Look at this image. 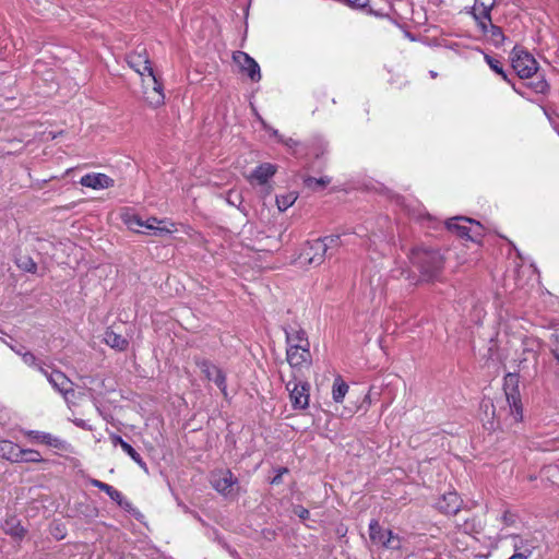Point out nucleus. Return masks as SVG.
Returning a JSON list of instances; mask_svg holds the SVG:
<instances>
[{"label":"nucleus","instance_id":"1","mask_svg":"<svg viewBox=\"0 0 559 559\" xmlns=\"http://www.w3.org/2000/svg\"><path fill=\"white\" fill-rule=\"evenodd\" d=\"M408 258L416 266L425 281H432L438 277L443 267V258L436 249L427 247H414Z\"/></svg>","mask_w":559,"mask_h":559},{"label":"nucleus","instance_id":"2","mask_svg":"<svg viewBox=\"0 0 559 559\" xmlns=\"http://www.w3.org/2000/svg\"><path fill=\"white\" fill-rule=\"evenodd\" d=\"M511 66L520 79H532L538 72L536 59L521 46H515L510 55Z\"/></svg>","mask_w":559,"mask_h":559},{"label":"nucleus","instance_id":"3","mask_svg":"<svg viewBox=\"0 0 559 559\" xmlns=\"http://www.w3.org/2000/svg\"><path fill=\"white\" fill-rule=\"evenodd\" d=\"M369 538L373 545L385 549L399 550L402 547L401 537L391 530L383 528L376 519L369 523Z\"/></svg>","mask_w":559,"mask_h":559},{"label":"nucleus","instance_id":"4","mask_svg":"<svg viewBox=\"0 0 559 559\" xmlns=\"http://www.w3.org/2000/svg\"><path fill=\"white\" fill-rule=\"evenodd\" d=\"M285 386L289 392V400L294 409H306L309 406L310 384L307 381L298 380L294 374Z\"/></svg>","mask_w":559,"mask_h":559},{"label":"nucleus","instance_id":"5","mask_svg":"<svg viewBox=\"0 0 559 559\" xmlns=\"http://www.w3.org/2000/svg\"><path fill=\"white\" fill-rule=\"evenodd\" d=\"M504 396L510 415L514 421H520L523 417L522 403L518 390V379L512 373H509L504 379Z\"/></svg>","mask_w":559,"mask_h":559},{"label":"nucleus","instance_id":"6","mask_svg":"<svg viewBox=\"0 0 559 559\" xmlns=\"http://www.w3.org/2000/svg\"><path fill=\"white\" fill-rule=\"evenodd\" d=\"M143 95L146 104L153 108L160 107L165 103L163 84L154 72L142 78Z\"/></svg>","mask_w":559,"mask_h":559},{"label":"nucleus","instance_id":"7","mask_svg":"<svg viewBox=\"0 0 559 559\" xmlns=\"http://www.w3.org/2000/svg\"><path fill=\"white\" fill-rule=\"evenodd\" d=\"M211 483L213 488L225 497L238 493V478L229 469L213 472Z\"/></svg>","mask_w":559,"mask_h":559},{"label":"nucleus","instance_id":"8","mask_svg":"<svg viewBox=\"0 0 559 559\" xmlns=\"http://www.w3.org/2000/svg\"><path fill=\"white\" fill-rule=\"evenodd\" d=\"M195 364L201 372L205 376V378L209 381H213L221 390L223 395L227 397L226 374L223 372V370L207 359H197Z\"/></svg>","mask_w":559,"mask_h":559},{"label":"nucleus","instance_id":"9","mask_svg":"<svg viewBox=\"0 0 559 559\" xmlns=\"http://www.w3.org/2000/svg\"><path fill=\"white\" fill-rule=\"evenodd\" d=\"M496 5V0H475L472 8V15L484 34L488 31L487 22L491 21V10Z\"/></svg>","mask_w":559,"mask_h":559},{"label":"nucleus","instance_id":"10","mask_svg":"<svg viewBox=\"0 0 559 559\" xmlns=\"http://www.w3.org/2000/svg\"><path fill=\"white\" fill-rule=\"evenodd\" d=\"M326 255V245H323L321 239L318 238L306 243L300 258L308 264L320 265Z\"/></svg>","mask_w":559,"mask_h":559},{"label":"nucleus","instance_id":"11","mask_svg":"<svg viewBox=\"0 0 559 559\" xmlns=\"http://www.w3.org/2000/svg\"><path fill=\"white\" fill-rule=\"evenodd\" d=\"M233 59L240 68L241 72L247 73L251 81L259 82L261 80L260 66L247 52L236 51L234 52Z\"/></svg>","mask_w":559,"mask_h":559},{"label":"nucleus","instance_id":"12","mask_svg":"<svg viewBox=\"0 0 559 559\" xmlns=\"http://www.w3.org/2000/svg\"><path fill=\"white\" fill-rule=\"evenodd\" d=\"M287 361L292 368L301 367L304 364H310L311 354L309 352V343L293 344L286 352Z\"/></svg>","mask_w":559,"mask_h":559},{"label":"nucleus","instance_id":"13","mask_svg":"<svg viewBox=\"0 0 559 559\" xmlns=\"http://www.w3.org/2000/svg\"><path fill=\"white\" fill-rule=\"evenodd\" d=\"M10 449V455L8 460L13 462H29V463H39L43 462V457L40 453L33 449H20L14 445L12 442H7L2 445V449Z\"/></svg>","mask_w":559,"mask_h":559},{"label":"nucleus","instance_id":"14","mask_svg":"<svg viewBox=\"0 0 559 559\" xmlns=\"http://www.w3.org/2000/svg\"><path fill=\"white\" fill-rule=\"evenodd\" d=\"M127 61L128 64L142 78H144L146 74L154 72L145 48L129 53L127 57Z\"/></svg>","mask_w":559,"mask_h":559},{"label":"nucleus","instance_id":"15","mask_svg":"<svg viewBox=\"0 0 559 559\" xmlns=\"http://www.w3.org/2000/svg\"><path fill=\"white\" fill-rule=\"evenodd\" d=\"M462 503V499L455 491H449L438 500L437 508L444 514L454 515L461 510Z\"/></svg>","mask_w":559,"mask_h":559},{"label":"nucleus","instance_id":"16","mask_svg":"<svg viewBox=\"0 0 559 559\" xmlns=\"http://www.w3.org/2000/svg\"><path fill=\"white\" fill-rule=\"evenodd\" d=\"M83 187L92 188L95 190L107 189L114 187L115 180L109 176L100 173L86 174L80 179Z\"/></svg>","mask_w":559,"mask_h":559},{"label":"nucleus","instance_id":"17","mask_svg":"<svg viewBox=\"0 0 559 559\" xmlns=\"http://www.w3.org/2000/svg\"><path fill=\"white\" fill-rule=\"evenodd\" d=\"M460 222H465V223H468V224H473V223H476L474 219L472 218H467V217H464V216H456V217H452L450 219L447 221V228L451 231H454L460 237L462 238H466V239H469V240H475V237L476 236H479L480 233H476L475 235H471V227L466 226V225H461Z\"/></svg>","mask_w":559,"mask_h":559},{"label":"nucleus","instance_id":"18","mask_svg":"<svg viewBox=\"0 0 559 559\" xmlns=\"http://www.w3.org/2000/svg\"><path fill=\"white\" fill-rule=\"evenodd\" d=\"M276 173V166L270 163H264L255 167V169L250 174L248 180L252 182H257L260 186H265L269 182V179L272 178Z\"/></svg>","mask_w":559,"mask_h":559},{"label":"nucleus","instance_id":"19","mask_svg":"<svg viewBox=\"0 0 559 559\" xmlns=\"http://www.w3.org/2000/svg\"><path fill=\"white\" fill-rule=\"evenodd\" d=\"M49 383L63 395H67L69 392H73L71 385L72 382L70 379L59 370H52L48 376Z\"/></svg>","mask_w":559,"mask_h":559},{"label":"nucleus","instance_id":"20","mask_svg":"<svg viewBox=\"0 0 559 559\" xmlns=\"http://www.w3.org/2000/svg\"><path fill=\"white\" fill-rule=\"evenodd\" d=\"M28 437L32 439L44 443L46 445H49L51 448L58 449V450H64L67 442L61 440L60 438L52 436L48 432H40V431H29Z\"/></svg>","mask_w":559,"mask_h":559},{"label":"nucleus","instance_id":"21","mask_svg":"<svg viewBox=\"0 0 559 559\" xmlns=\"http://www.w3.org/2000/svg\"><path fill=\"white\" fill-rule=\"evenodd\" d=\"M3 531L7 535H10L16 540L23 539L26 535V530L15 516L8 518L4 521Z\"/></svg>","mask_w":559,"mask_h":559},{"label":"nucleus","instance_id":"22","mask_svg":"<svg viewBox=\"0 0 559 559\" xmlns=\"http://www.w3.org/2000/svg\"><path fill=\"white\" fill-rule=\"evenodd\" d=\"M104 342L111 348L124 350L128 347V341L120 334L108 328L104 334Z\"/></svg>","mask_w":559,"mask_h":559},{"label":"nucleus","instance_id":"23","mask_svg":"<svg viewBox=\"0 0 559 559\" xmlns=\"http://www.w3.org/2000/svg\"><path fill=\"white\" fill-rule=\"evenodd\" d=\"M539 344L536 340L527 338L523 342V358L520 360V364H525L528 361L537 362L538 352L537 348Z\"/></svg>","mask_w":559,"mask_h":559},{"label":"nucleus","instance_id":"24","mask_svg":"<svg viewBox=\"0 0 559 559\" xmlns=\"http://www.w3.org/2000/svg\"><path fill=\"white\" fill-rule=\"evenodd\" d=\"M485 60H486L487 64L489 66V68H490L493 72H496L497 74H499V75L502 78V80H503V81H506V82L510 83V84L512 85V88H513V90H514L519 95H521V96L525 97V94H524L522 91L518 90V88L515 87V85L511 82V80H510L509 75H508V74H507V72L503 70L502 63H501L499 60H497V59H495V58L490 57L489 55H485Z\"/></svg>","mask_w":559,"mask_h":559},{"label":"nucleus","instance_id":"25","mask_svg":"<svg viewBox=\"0 0 559 559\" xmlns=\"http://www.w3.org/2000/svg\"><path fill=\"white\" fill-rule=\"evenodd\" d=\"M306 148L307 155L313 156L314 158H320L326 152L328 144L323 139L316 136L309 141Z\"/></svg>","mask_w":559,"mask_h":559},{"label":"nucleus","instance_id":"26","mask_svg":"<svg viewBox=\"0 0 559 559\" xmlns=\"http://www.w3.org/2000/svg\"><path fill=\"white\" fill-rule=\"evenodd\" d=\"M536 78L535 80L533 81H530L526 85L528 88H531L534 93L536 94H547L549 92V84L548 82L545 80L544 75L539 74L537 72V74H534Z\"/></svg>","mask_w":559,"mask_h":559},{"label":"nucleus","instance_id":"27","mask_svg":"<svg viewBox=\"0 0 559 559\" xmlns=\"http://www.w3.org/2000/svg\"><path fill=\"white\" fill-rule=\"evenodd\" d=\"M162 223V221H159L158 218L156 217H150L145 221V225H144V229L146 233L145 234H154V235H164V234H168L170 233L169 229H166L164 227H159V224Z\"/></svg>","mask_w":559,"mask_h":559},{"label":"nucleus","instance_id":"28","mask_svg":"<svg viewBox=\"0 0 559 559\" xmlns=\"http://www.w3.org/2000/svg\"><path fill=\"white\" fill-rule=\"evenodd\" d=\"M348 391V385L340 378L335 379L332 388V396L336 403H341Z\"/></svg>","mask_w":559,"mask_h":559},{"label":"nucleus","instance_id":"29","mask_svg":"<svg viewBox=\"0 0 559 559\" xmlns=\"http://www.w3.org/2000/svg\"><path fill=\"white\" fill-rule=\"evenodd\" d=\"M330 182L331 179L329 177H321L318 179L309 176L304 180L305 186L313 191L324 189Z\"/></svg>","mask_w":559,"mask_h":559},{"label":"nucleus","instance_id":"30","mask_svg":"<svg viewBox=\"0 0 559 559\" xmlns=\"http://www.w3.org/2000/svg\"><path fill=\"white\" fill-rule=\"evenodd\" d=\"M124 223L129 229L135 233H146L144 229L145 221L138 215H130L124 218Z\"/></svg>","mask_w":559,"mask_h":559},{"label":"nucleus","instance_id":"31","mask_svg":"<svg viewBox=\"0 0 559 559\" xmlns=\"http://www.w3.org/2000/svg\"><path fill=\"white\" fill-rule=\"evenodd\" d=\"M285 333L288 347L292 346L293 344H306V341H308L306 337V332L304 330L292 332L285 331Z\"/></svg>","mask_w":559,"mask_h":559},{"label":"nucleus","instance_id":"32","mask_svg":"<svg viewBox=\"0 0 559 559\" xmlns=\"http://www.w3.org/2000/svg\"><path fill=\"white\" fill-rule=\"evenodd\" d=\"M488 31L486 33L490 34V37L495 45H501L503 40L506 39L504 34L502 32V28L500 26H497L492 24V22H487Z\"/></svg>","mask_w":559,"mask_h":559},{"label":"nucleus","instance_id":"33","mask_svg":"<svg viewBox=\"0 0 559 559\" xmlns=\"http://www.w3.org/2000/svg\"><path fill=\"white\" fill-rule=\"evenodd\" d=\"M16 265L25 271V272H29V273H35L36 270H37V264L35 263V261L29 257V255H21L16 259Z\"/></svg>","mask_w":559,"mask_h":559},{"label":"nucleus","instance_id":"34","mask_svg":"<svg viewBox=\"0 0 559 559\" xmlns=\"http://www.w3.org/2000/svg\"><path fill=\"white\" fill-rule=\"evenodd\" d=\"M122 450L145 472H147V465L141 457V455L127 442L122 444Z\"/></svg>","mask_w":559,"mask_h":559},{"label":"nucleus","instance_id":"35","mask_svg":"<svg viewBox=\"0 0 559 559\" xmlns=\"http://www.w3.org/2000/svg\"><path fill=\"white\" fill-rule=\"evenodd\" d=\"M109 497L123 510L128 512H131L133 510L132 503L124 499L123 495L116 488L114 489L112 495H109Z\"/></svg>","mask_w":559,"mask_h":559},{"label":"nucleus","instance_id":"36","mask_svg":"<svg viewBox=\"0 0 559 559\" xmlns=\"http://www.w3.org/2000/svg\"><path fill=\"white\" fill-rule=\"evenodd\" d=\"M296 199L297 197L294 193H287L284 195L276 197V205L278 210L283 212L287 210L289 206H292L295 203Z\"/></svg>","mask_w":559,"mask_h":559},{"label":"nucleus","instance_id":"37","mask_svg":"<svg viewBox=\"0 0 559 559\" xmlns=\"http://www.w3.org/2000/svg\"><path fill=\"white\" fill-rule=\"evenodd\" d=\"M480 407L485 411L486 415L492 417V418H500L502 413V407H500L499 411H497L496 404L490 400H483Z\"/></svg>","mask_w":559,"mask_h":559},{"label":"nucleus","instance_id":"38","mask_svg":"<svg viewBox=\"0 0 559 559\" xmlns=\"http://www.w3.org/2000/svg\"><path fill=\"white\" fill-rule=\"evenodd\" d=\"M323 245H326V251L336 249L342 246V240L340 235H329L320 238Z\"/></svg>","mask_w":559,"mask_h":559},{"label":"nucleus","instance_id":"39","mask_svg":"<svg viewBox=\"0 0 559 559\" xmlns=\"http://www.w3.org/2000/svg\"><path fill=\"white\" fill-rule=\"evenodd\" d=\"M90 484L93 487L98 488L99 490L106 492L108 496L112 495V491L115 489L112 486H110V485H108L106 483H103V481H100L98 479H94V478L90 480Z\"/></svg>","mask_w":559,"mask_h":559},{"label":"nucleus","instance_id":"40","mask_svg":"<svg viewBox=\"0 0 559 559\" xmlns=\"http://www.w3.org/2000/svg\"><path fill=\"white\" fill-rule=\"evenodd\" d=\"M22 360L25 365L36 368L39 364L35 355L31 352H24L21 354Z\"/></svg>","mask_w":559,"mask_h":559},{"label":"nucleus","instance_id":"41","mask_svg":"<svg viewBox=\"0 0 559 559\" xmlns=\"http://www.w3.org/2000/svg\"><path fill=\"white\" fill-rule=\"evenodd\" d=\"M82 510L80 511L86 519L93 520L98 515V510L96 507L91 504L82 506Z\"/></svg>","mask_w":559,"mask_h":559},{"label":"nucleus","instance_id":"42","mask_svg":"<svg viewBox=\"0 0 559 559\" xmlns=\"http://www.w3.org/2000/svg\"><path fill=\"white\" fill-rule=\"evenodd\" d=\"M502 522L504 525L507 526H513L516 521H518V516L516 514L510 512V511H506L503 514H502Z\"/></svg>","mask_w":559,"mask_h":559},{"label":"nucleus","instance_id":"43","mask_svg":"<svg viewBox=\"0 0 559 559\" xmlns=\"http://www.w3.org/2000/svg\"><path fill=\"white\" fill-rule=\"evenodd\" d=\"M343 1L354 9H365L369 3V0H343Z\"/></svg>","mask_w":559,"mask_h":559},{"label":"nucleus","instance_id":"44","mask_svg":"<svg viewBox=\"0 0 559 559\" xmlns=\"http://www.w3.org/2000/svg\"><path fill=\"white\" fill-rule=\"evenodd\" d=\"M294 513L301 520H307L309 519V515H310V512L309 510H307L306 508H304L302 506H296L294 508Z\"/></svg>","mask_w":559,"mask_h":559},{"label":"nucleus","instance_id":"45","mask_svg":"<svg viewBox=\"0 0 559 559\" xmlns=\"http://www.w3.org/2000/svg\"><path fill=\"white\" fill-rule=\"evenodd\" d=\"M288 473V469L286 467H282L277 469V474L272 478L271 484L278 485L282 483V476L284 474Z\"/></svg>","mask_w":559,"mask_h":559},{"label":"nucleus","instance_id":"46","mask_svg":"<svg viewBox=\"0 0 559 559\" xmlns=\"http://www.w3.org/2000/svg\"><path fill=\"white\" fill-rule=\"evenodd\" d=\"M110 440L114 445H120L122 448V444L127 443L120 436L118 435H111Z\"/></svg>","mask_w":559,"mask_h":559},{"label":"nucleus","instance_id":"47","mask_svg":"<svg viewBox=\"0 0 559 559\" xmlns=\"http://www.w3.org/2000/svg\"><path fill=\"white\" fill-rule=\"evenodd\" d=\"M74 424L85 430H92V427L83 419H75Z\"/></svg>","mask_w":559,"mask_h":559},{"label":"nucleus","instance_id":"48","mask_svg":"<svg viewBox=\"0 0 559 559\" xmlns=\"http://www.w3.org/2000/svg\"><path fill=\"white\" fill-rule=\"evenodd\" d=\"M281 142H283L286 146H288L289 148H293L294 146H297L299 145L298 142H296L295 140L293 139H287V140H283L282 138L280 139Z\"/></svg>","mask_w":559,"mask_h":559},{"label":"nucleus","instance_id":"49","mask_svg":"<svg viewBox=\"0 0 559 559\" xmlns=\"http://www.w3.org/2000/svg\"><path fill=\"white\" fill-rule=\"evenodd\" d=\"M36 369L48 379L50 372H48V370L44 367L43 362H39Z\"/></svg>","mask_w":559,"mask_h":559},{"label":"nucleus","instance_id":"50","mask_svg":"<svg viewBox=\"0 0 559 559\" xmlns=\"http://www.w3.org/2000/svg\"><path fill=\"white\" fill-rule=\"evenodd\" d=\"M528 556L522 554V552H515L513 556H511L509 559H527Z\"/></svg>","mask_w":559,"mask_h":559},{"label":"nucleus","instance_id":"51","mask_svg":"<svg viewBox=\"0 0 559 559\" xmlns=\"http://www.w3.org/2000/svg\"><path fill=\"white\" fill-rule=\"evenodd\" d=\"M7 442H8V441H3V442H1V444H0V449H1V451L3 452V456H5V457L8 459V456L10 455V449H9V448H5L4 450L2 449V445H3L4 443H7Z\"/></svg>","mask_w":559,"mask_h":559},{"label":"nucleus","instance_id":"52","mask_svg":"<svg viewBox=\"0 0 559 559\" xmlns=\"http://www.w3.org/2000/svg\"><path fill=\"white\" fill-rule=\"evenodd\" d=\"M10 347H11V349H12L14 353H16V354H17V355H20V356H21V354H23V353H24V352H22V349H21V348H15V347H13V346H10Z\"/></svg>","mask_w":559,"mask_h":559},{"label":"nucleus","instance_id":"53","mask_svg":"<svg viewBox=\"0 0 559 559\" xmlns=\"http://www.w3.org/2000/svg\"><path fill=\"white\" fill-rule=\"evenodd\" d=\"M437 75H438V74H437V72H435V71H430V76H431L432 79L437 78Z\"/></svg>","mask_w":559,"mask_h":559},{"label":"nucleus","instance_id":"54","mask_svg":"<svg viewBox=\"0 0 559 559\" xmlns=\"http://www.w3.org/2000/svg\"><path fill=\"white\" fill-rule=\"evenodd\" d=\"M273 134H274L275 136H278V133H277V131H276V130L273 132Z\"/></svg>","mask_w":559,"mask_h":559}]
</instances>
